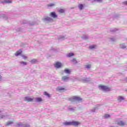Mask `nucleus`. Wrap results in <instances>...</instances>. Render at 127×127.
Wrapping results in <instances>:
<instances>
[{
  "label": "nucleus",
  "mask_w": 127,
  "mask_h": 127,
  "mask_svg": "<svg viewBox=\"0 0 127 127\" xmlns=\"http://www.w3.org/2000/svg\"><path fill=\"white\" fill-rule=\"evenodd\" d=\"M69 101L71 102V103H73V102H80V101H82V98L78 96H73L69 99Z\"/></svg>",
  "instance_id": "f257e3e1"
},
{
  "label": "nucleus",
  "mask_w": 127,
  "mask_h": 127,
  "mask_svg": "<svg viewBox=\"0 0 127 127\" xmlns=\"http://www.w3.org/2000/svg\"><path fill=\"white\" fill-rule=\"evenodd\" d=\"M99 87L101 89V90L104 91V92H108V91H111V89H110V88L107 86L100 85Z\"/></svg>",
  "instance_id": "f03ea898"
},
{
  "label": "nucleus",
  "mask_w": 127,
  "mask_h": 127,
  "mask_svg": "<svg viewBox=\"0 0 127 127\" xmlns=\"http://www.w3.org/2000/svg\"><path fill=\"white\" fill-rule=\"evenodd\" d=\"M24 100L26 102H33V100H34V99L33 98H30V97H29V96H27L24 98Z\"/></svg>",
  "instance_id": "7ed1b4c3"
},
{
  "label": "nucleus",
  "mask_w": 127,
  "mask_h": 127,
  "mask_svg": "<svg viewBox=\"0 0 127 127\" xmlns=\"http://www.w3.org/2000/svg\"><path fill=\"white\" fill-rule=\"evenodd\" d=\"M117 124L118 126H120V127H124V126H126V125H127V123L120 121L118 122Z\"/></svg>",
  "instance_id": "20e7f679"
},
{
  "label": "nucleus",
  "mask_w": 127,
  "mask_h": 127,
  "mask_svg": "<svg viewBox=\"0 0 127 127\" xmlns=\"http://www.w3.org/2000/svg\"><path fill=\"white\" fill-rule=\"evenodd\" d=\"M54 66L56 68H61L62 66V64L60 62H57L55 64Z\"/></svg>",
  "instance_id": "39448f33"
},
{
  "label": "nucleus",
  "mask_w": 127,
  "mask_h": 127,
  "mask_svg": "<svg viewBox=\"0 0 127 127\" xmlns=\"http://www.w3.org/2000/svg\"><path fill=\"white\" fill-rule=\"evenodd\" d=\"M50 16L53 17V18H56L57 17V14L55 12H51L50 14Z\"/></svg>",
  "instance_id": "423d86ee"
},
{
  "label": "nucleus",
  "mask_w": 127,
  "mask_h": 127,
  "mask_svg": "<svg viewBox=\"0 0 127 127\" xmlns=\"http://www.w3.org/2000/svg\"><path fill=\"white\" fill-rule=\"evenodd\" d=\"M79 125H80V123L79 122L73 121L71 122V126H74V127H78Z\"/></svg>",
  "instance_id": "0eeeda50"
},
{
  "label": "nucleus",
  "mask_w": 127,
  "mask_h": 127,
  "mask_svg": "<svg viewBox=\"0 0 127 127\" xmlns=\"http://www.w3.org/2000/svg\"><path fill=\"white\" fill-rule=\"evenodd\" d=\"M43 101L42 100V98L41 97H37L36 98V102H37L38 103H40Z\"/></svg>",
  "instance_id": "6e6552de"
},
{
  "label": "nucleus",
  "mask_w": 127,
  "mask_h": 127,
  "mask_svg": "<svg viewBox=\"0 0 127 127\" xmlns=\"http://www.w3.org/2000/svg\"><path fill=\"white\" fill-rule=\"evenodd\" d=\"M65 89V86H64L63 87H60L58 88V91L59 92H64Z\"/></svg>",
  "instance_id": "1a4fd4ad"
},
{
  "label": "nucleus",
  "mask_w": 127,
  "mask_h": 127,
  "mask_svg": "<svg viewBox=\"0 0 127 127\" xmlns=\"http://www.w3.org/2000/svg\"><path fill=\"white\" fill-rule=\"evenodd\" d=\"M68 79L69 77L67 76H63V77L62 78V81H67V80H68Z\"/></svg>",
  "instance_id": "9d476101"
},
{
  "label": "nucleus",
  "mask_w": 127,
  "mask_h": 127,
  "mask_svg": "<svg viewBox=\"0 0 127 127\" xmlns=\"http://www.w3.org/2000/svg\"><path fill=\"white\" fill-rule=\"evenodd\" d=\"M13 124V122L12 121H8L6 124L5 126L6 127H8L9 126H11V125H12Z\"/></svg>",
  "instance_id": "9b49d317"
},
{
  "label": "nucleus",
  "mask_w": 127,
  "mask_h": 127,
  "mask_svg": "<svg viewBox=\"0 0 127 127\" xmlns=\"http://www.w3.org/2000/svg\"><path fill=\"white\" fill-rule=\"evenodd\" d=\"M118 101H119V102H122V101H124V100H125V98H124V97L123 96H119L118 98Z\"/></svg>",
  "instance_id": "f8f14e48"
},
{
  "label": "nucleus",
  "mask_w": 127,
  "mask_h": 127,
  "mask_svg": "<svg viewBox=\"0 0 127 127\" xmlns=\"http://www.w3.org/2000/svg\"><path fill=\"white\" fill-rule=\"evenodd\" d=\"M78 8L80 10H82V9L84 8V5H83V4H79L78 5Z\"/></svg>",
  "instance_id": "ddd939ff"
},
{
  "label": "nucleus",
  "mask_w": 127,
  "mask_h": 127,
  "mask_svg": "<svg viewBox=\"0 0 127 127\" xmlns=\"http://www.w3.org/2000/svg\"><path fill=\"white\" fill-rule=\"evenodd\" d=\"M64 71L65 74H70L71 72L70 70H69V69H67V68H65Z\"/></svg>",
  "instance_id": "4468645a"
},
{
  "label": "nucleus",
  "mask_w": 127,
  "mask_h": 127,
  "mask_svg": "<svg viewBox=\"0 0 127 127\" xmlns=\"http://www.w3.org/2000/svg\"><path fill=\"white\" fill-rule=\"evenodd\" d=\"M64 124L65 126H72V122H64Z\"/></svg>",
  "instance_id": "2eb2a0df"
},
{
  "label": "nucleus",
  "mask_w": 127,
  "mask_h": 127,
  "mask_svg": "<svg viewBox=\"0 0 127 127\" xmlns=\"http://www.w3.org/2000/svg\"><path fill=\"white\" fill-rule=\"evenodd\" d=\"M22 53V52H19V51H17L16 53L15 54V56H18L19 55H21V54Z\"/></svg>",
  "instance_id": "dca6fc26"
},
{
  "label": "nucleus",
  "mask_w": 127,
  "mask_h": 127,
  "mask_svg": "<svg viewBox=\"0 0 127 127\" xmlns=\"http://www.w3.org/2000/svg\"><path fill=\"white\" fill-rule=\"evenodd\" d=\"M59 12H60V13H64L65 12V10L64 9L61 8L58 10Z\"/></svg>",
  "instance_id": "f3484780"
},
{
  "label": "nucleus",
  "mask_w": 127,
  "mask_h": 127,
  "mask_svg": "<svg viewBox=\"0 0 127 127\" xmlns=\"http://www.w3.org/2000/svg\"><path fill=\"white\" fill-rule=\"evenodd\" d=\"M44 95H45V96H47V97H48V98H50V94H49V93H47L46 91L44 92Z\"/></svg>",
  "instance_id": "a211bd4d"
},
{
  "label": "nucleus",
  "mask_w": 127,
  "mask_h": 127,
  "mask_svg": "<svg viewBox=\"0 0 127 127\" xmlns=\"http://www.w3.org/2000/svg\"><path fill=\"white\" fill-rule=\"evenodd\" d=\"M45 19L47 21H50V20H52V19L50 17H47L45 18Z\"/></svg>",
  "instance_id": "6ab92c4d"
},
{
  "label": "nucleus",
  "mask_w": 127,
  "mask_h": 127,
  "mask_svg": "<svg viewBox=\"0 0 127 127\" xmlns=\"http://www.w3.org/2000/svg\"><path fill=\"white\" fill-rule=\"evenodd\" d=\"M30 62L31 63H32V64H33V63H36V62H37V60L33 59V60H31Z\"/></svg>",
  "instance_id": "aec40b11"
},
{
  "label": "nucleus",
  "mask_w": 127,
  "mask_h": 127,
  "mask_svg": "<svg viewBox=\"0 0 127 127\" xmlns=\"http://www.w3.org/2000/svg\"><path fill=\"white\" fill-rule=\"evenodd\" d=\"M89 49H94V48H96V45H93L92 46H90L89 47Z\"/></svg>",
  "instance_id": "412c9836"
},
{
  "label": "nucleus",
  "mask_w": 127,
  "mask_h": 127,
  "mask_svg": "<svg viewBox=\"0 0 127 127\" xmlns=\"http://www.w3.org/2000/svg\"><path fill=\"white\" fill-rule=\"evenodd\" d=\"M67 57H72V56H74L73 53H69L67 55Z\"/></svg>",
  "instance_id": "4be33fe9"
},
{
  "label": "nucleus",
  "mask_w": 127,
  "mask_h": 127,
  "mask_svg": "<svg viewBox=\"0 0 127 127\" xmlns=\"http://www.w3.org/2000/svg\"><path fill=\"white\" fill-rule=\"evenodd\" d=\"M4 2H6V3H11V2H12L11 0H6L4 1Z\"/></svg>",
  "instance_id": "5701e85b"
},
{
  "label": "nucleus",
  "mask_w": 127,
  "mask_h": 127,
  "mask_svg": "<svg viewBox=\"0 0 127 127\" xmlns=\"http://www.w3.org/2000/svg\"><path fill=\"white\" fill-rule=\"evenodd\" d=\"M54 5H55V4H54L53 3L48 4V7H52V6H54Z\"/></svg>",
  "instance_id": "b1692460"
},
{
  "label": "nucleus",
  "mask_w": 127,
  "mask_h": 127,
  "mask_svg": "<svg viewBox=\"0 0 127 127\" xmlns=\"http://www.w3.org/2000/svg\"><path fill=\"white\" fill-rule=\"evenodd\" d=\"M72 62H73V63H74V64H76L77 63L75 59H73L72 60Z\"/></svg>",
  "instance_id": "393cba45"
},
{
  "label": "nucleus",
  "mask_w": 127,
  "mask_h": 127,
  "mask_svg": "<svg viewBox=\"0 0 127 127\" xmlns=\"http://www.w3.org/2000/svg\"><path fill=\"white\" fill-rule=\"evenodd\" d=\"M1 113V111H0V114ZM4 115H0V119H3L4 118Z\"/></svg>",
  "instance_id": "a878e982"
},
{
  "label": "nucleus",
  "mask_w": 127,
  "mask_h": 127,
  "mask_svg": "<svg viewBox=\"0 0 127 127\" xmlns=\"http://www.w3.org/2000/svg\"><path fill=\"white\" fill-rule=\"evenodd\" d=\"M105 119H108V118H110V115L109 114H105L104 116Z\"/></svg>",
  "instance_id": "bb28decb"
},
{
  "label": "nucleus",
  "mask_w": 127,
  "mask_h": 127,
  "mask_svg": "<svg viewBox=\"0 0 127 127\" xmlns=\"http://www.w3.org/2000/svg\"><path fill=\"white\" fill-rule=\"evenodd\" d=\"M86 68H87V69H90V68H91V64H87L86 65Z\"/></svg>",
  "instance_id": "cd10ccee"
},
{
  "label": "nucleus",
  "mask_w": 127,
  "mask_h": 127,
  "mask_svg": "<svg viewBox=\"0 0 127 127\" xmlns=\"http://www.w3.org/2000/svg\"><path fill=\"white\" fill-rule=\"evenodd\" d=\"M20 64H23V65H27V63L26 62H21Z\"/></svg>",
  "instance_id": "c85d7f7f"
},
{
  "label": "nucleus",
  "mask_w": 127,
  "mask_h": 127,
  "mask_svg": "<svg viewBox=\"0 0 127 127\" xmlns=\"http://www.w3.org/2000/svg\"><path fill=\"white\" fill-rule=\"evenodd\" d=\"M22 57H23L24 60H26V59H27V57L24 55H22Z\"/></svg>",
  "instance_id": "c756f323"
},
{
  "label": "nucleus",
  "mask_w": 127,
  "mask_h": 127,
  "mask_svg": "<svg viewBox=\"0 0 127 127\" xmlns=\"http://www.w3.org/2000/svg\"><path fill=\"white\" fill-rule=\"evenodd\" d=\"M94 1H98V2H102L103 0H94Z\"/></svg>",
  "instance_id": "7c9ffc66"
},
{
  "label": "nucleus",
  "mask_w": 127,
  "mask_h": 127,
  "mask_svg": "<svg viewBox=\"0 0 127 127\" xmlns=\"http://www.w3.org/2000/svg\"><path fill=\"white\" fill-rule=\"evenodd\" d=\"M123 4L125 5H127V1H125L124 2H123Z\"/></svg>",
  "instance_id": "2f4dec72"
},
{
  "label": "nucleus",
  "mask_w": 127,
  "mask_h": 127,
  "mask_svg": "<svg viewBox=\"0 0 127 127\" xmlns=\"http://www.w3.org/2000/svg\"><path fill=\"white\" fill-rule=\"evenodd\" d=\"M121 48H123V49H124V48H126V46H125V47H121Z\"/></svg>",
  "instance_id": "473e14b6"
},
{
  "label": "nucleus",
  "mask_w": 127,
  "mask_h": 127,
  "mask_svg": "<svg viewBox=\"0 0 127 127\" xmlns=\"http://www.w3.org/2000/svg\"><path fill=\"white\" fill-rule=\"evenodd\" d=\"M0 81H1V76L0 75Z\"/></svg>",
  "instance_id": "72a5a7b5"
}]
</instances>
